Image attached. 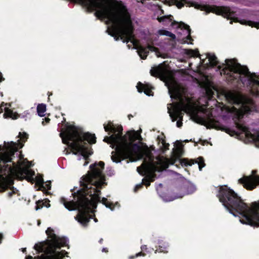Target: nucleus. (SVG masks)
<instances>
[{
	"label": "nucleus",
	"mask_w": 259,
	"mask_h": 259,
	"mask_svg": "<svg viewBox=\"0 0 259 259\" xmlns=\"http://www.w3.org/2000/svg\"><path fill=\"white\" fill-rule=\"evenodd\" d=\"M104 166L105 163L102 161L90 165V171L82 176L80 181L81 188L76 195L72 194L75 199L77 198L75 201H68L63 197L60 198L61 203L69 210H78L75 219L84 227H87L90 219L93 218L91 213H94L98 202H101L111 210H114L115 204H118V202L114 204L105 197L100 200V189L107 185L105 176L103 173Z\"/></svg>",
	"instance_id": "nucleus-1"
},
{
	"label": "nucleus",
	"mask_w": 259,
	"mask_h": 259,
	"mask_svg": "<svg viewBox=\"0 0 259 259\" xmlns=\"http://www.w3.org/2000/svg\"><path fill=\"white\" fill-rule=\"evenodd\" d=\"M206 57L212 67L218 66L221 73L226 75L227 80L231 83L241 82L251 90V93L259 97V76L255 73H251L246 66L237 62L236 59H227L225 63L220 65L219 61L214 54L208 53Z\"/></svg>",
	"instance_id": "nucleus-2"
},
{
	"label": "nucleus",
	"mask_w": 259,
	"mask_h": 259,
	"mask_svg": "<svg viewBox=\"0 0 259 259\" xmlns=\"http://www.w3.org/2000/svg\"><path fill=\"white\" fill-rule=\"evenodd\" d=\"M218 197L230 213L235 216L237 214L242 215L243 219L240 220L241 223L259 226V200L252 202L249 206L227 186L220 188Z\"/></svg>",
	"instance_id": "nucleus-3"
},
{
	"label": "nucleus",
	"mask_w": 259,
	"mask_h": 259,
	"mask_svg": "<svg viewBox=\"0 0 259 259\" xmlns=\"http://www.w3.org/2000/svg\"><path fill=\"white\" fill-rule=\"evenodd\" d=\"M59 135L62 143L68 145L74 155L79 153L87 160L89 156L93 154V149L91 146L87 145L86 141L90 145L95 144L96 137L95 134L89 132L84 133L81 129L66 122L65 130Z\"/></svg>",
	"instance_id": "nucleus-4"
},
{
	"label": "nucleus",
	"mask_w": 259,
	"mask_h": 259,
	"mask_svg": "<svg viewBox=\"0 0 259 259\" xmlns=\"http://www.w3.org/2000/svg\"><path fill=\"white\" fill-rule=\"evenodd\" d=\"M141 136L135 131H128L126 135L120 136L119 145L117 147V154L111 157L112 161L116 163L122 160L132 158L141 149V147L137 143H134Z\"/></svg>",
	"instance_id": "nucleus-5"
},
{
	"label": "nucleus",
	"mask_w": 259,
	"mask_h": 259,
	"mask_svg": "<svg viewBox=\"0 0 259 259\" xmlns=\"http://www.w3.org/2000/svg\"><path fill=\"white\" fill-rule=\"evenodd\" d=\"M186 4H191V6L194 7L197 9L206 11L207 13H213L218 15H221L228 20H230V24L233 22H239L242 25H248L252 27L259 29V23L251 20L244 19L240 20L237 16L236 11H234L228 7L217 6L215 5H200L195 2H189L186 1Z\"/></svg>",
	"instance_id": "nucleus-6"
},
{
	"label": "nucleus",
	"mask_w": 259,
	"mask_h": 259,
	"mask_svg": "<svg viewBox=\"0 0 259 259\" xmlns=\"http://www.w3.org/2000/svg\"><path fill=\"white\" fill-rule=\"evenodd\" d=\"M168 168V164L166 162H163L162 161H156L149 163L143 166L144 174L140 170V167H137L138 172L144 176L146 175V177L143 179L142 183L143 185H145L147 187L150 185L151 182H153L156 178V172H161L164 169Z\"/></svg>",
	"instance_id": "nucleus-7"
},
{
	"label": "nucleus",
	"mask_w": 259,
	"mask_h": 259,
	"mask_svg": "<svg viewBox=\"0 0 259 259\" xmlns=\"http://www.w3.org/2000/svg\"><path fill=\"white\" fill-rule=\"evenodd\" d=\"M19 137L20 139L18 140L17 142H8V146L6 147L8 151L3 152L1 156V162L5 164V162H12L15 153L23 147L24 143L28 138V135L26 133L20 132Z\"/></svg>",
	"instance_id": "nucleus-8"
},
{
	"label": "nucleus",
	"mask_w": 259,
	"mask_h": 259,
	"mask_svg": "<svg viewBox=\"0 0 259 259\" xmlns=\"http://www.w3.org/2000/svg\"><path fill=\"white\" fill-rule=\"evenodd\" d=\"M2 172L4 174H11L16 177H33L35 172L31 169L26 167H22L20 161L16 163L12 160L11 162H5Z\"/></svg>",
	"instance_id": "nucleus-9"
},
{
	"label": "nucleus",
	"mask_w": 259,
	"mask_h": 259,
	"mask_svg": "<svg viewBox=\"0 0 259 259\" xmlns=\"http://www.w3.org/2000/svg\"><path fill=\"white\" fill-rule=\"evenodd\" d=\"M178 160L180 161V163L182 166H191L194 163H197L199 165V169L200 170H202V168L205 166V164L204 163V159L202 157H199L198 158V161L197 160H193L191 159L189 160L187 158H182V159H179L177 158L176 156L173 155L172 157L169 159H166V160H162L161 158H159L158 159L157 161H162L163 162H166L167 163L168 166L169 164L173 165Z\"/></svg>",
	"instance_id": "nucleus-10"
},
{
	"label": "nucleus",
	"mask_w": 259,
	"mask_h": 259,
	"mask_svg": "<svg viewBox=\"0 0 259 259\" xmlns=\"http://www.w3.org/2000/svg\"><path fill=\"white\" fill-rule=\"evenodd\" d=\"M46 233L50 238V240L48 241L50 247H52L54 251H55L56 249H60L61 247L68 246V239L64 237L58 236L54 233V230L51 228H48Z\"/></svg>",
	"instance_id": "nucleus-11"
},
{
	"label": "nucleus",
	"mask_w": 259,
	"mask_h": 259,
	"mask_svg": "<svg viewBox=\"0 0 259 259\" xmlns=\"http://www.w3.org/2000/svg\"><path fill=\"white\" fill-rule=\"evenodd\" d=\"M257 170H253L251 175L244 176L238 180V184L247 190H252L259 185V175L256 174Z\"/></svg>",
	"instance_id": "nucleus-12"
},
{
	"label": "nucleus",
	"mask_w": 259,
	"mask_h": 259,
	"mask_svg": "<svg viewBox=\"0 0 259 259\" xmlns=\"http://www.w3.org/2000/svg\"><path fill=\"white\" fill-rule=\"evenodd\" d=\"M14 182L7 177H3L0 179V193H2L7 190L10 189L11 191L8 193V197L9 198L18 192V190L13 186Z\"/></svg>",
	"instance_id": "nucleus-13"
},
{
	"label": "nucleus",
	"mask_w": 259,
	"mask_h": 259,
	"mask_svg": "<svg viewBox=\"0 0 259 259\" xmlns=\"http://www.w3.org/2000/svg\"><path fill=\"white\" fill-rule=\"evenodd\" d=\"M191 109V106L189 104H185L184 103H178L174 108L173 114L170 115L172 121L177 120L178 118L183 120L184 115L183 112H187Z\"/></svg>",
	"instance_id": "nucleus-14"
},
{
	"label": "nucleus",
	"mask_w": 259,
	"mask_h": 259,
	"mask_svg": "<svg viewBox=\"0 0 259 259\" xmlns=\"http://www.w3.org/2000/svg\"><path fill=\"white\" fill-rule=\"evenodd\" d=\"M235 124L236 128L245 135L246 139L252 140L255 142L259 143V132L257 131L254 134H252L248 127L244 124L239 123L238 121H235Z\"/></svg>",
	"instance_id": "nucleus-15"
},
{
	"label": "nucleus",
	"mask_w": 259,
	"mask_h": 259,
	"mask_svg": "<svg viewBox=\"0 0 259 259\" xmlns=\"http://www.w3.org/2000/svg\"><path fill=\"white\" fill-rule=\"evenodd\" d=\"M195 191V188L193 186L190 185L187 187L182 186L180 188H177L176 191L175 192L174 197L167 200V201H172L175 199L181 198L186 195L193 193Z\"/></svg>",
	"instance_id": "nucleus-16"
},
{
	"label": "nucleus",
	"mask_w": 259,
	"mask_h": 259,
	"mask_svg": "<svg viewBox=\"0 0 259 259\" xmlns=\"http://www.w3.org/2000/svg\"><path fill=\"white\" fill-rule=\"evenodd\" d=\"M241 110L244 114H250L251 112L256 111V106L254 100L250 98H244Z\"/></svg>",
	"instance_id": "nucleus-17"
},
{
	"label": "nucleus",
	"mask_w": 259,
	"mask_h": 259,
	"mask_svg": "<svg viewBox=\"0 0 259 259\" xmlns=\"http://www.w3.org/2000/svg\"><path fill=\"white\" fill-rule=\"evenodd\" d=\"M105 142L107 143H111V147L113 149L114 148L115 151L112 152V156L117 154V147L119 145V135H112L109 137H105L103 140Z\"/></svg>",
	"instance_id": "nucleus-18"
},
{
	"label": "nucleus",
	"mask_w": 259,
	"mask_h": 259,
	"mask_svg": "<svg viewBox=\"0 0 259 259\" xmlns=\"http://www.w3.org/2000/svg\"><path fill=\"white\" fill-rule=\"evenodd\" d=\"M166 84L168 87L169 93L172 92L176 99H181L182 98V93L181 88L179 85L174 81H171L169 85H168V82H166Z\"/></svg>",
	"instance_id": "nucleus-19"
},
{
	"label": "nucleus",
	"mask_w": 259,
	"mask_h": 259,
	"mask_svg": "<svg viewBox=\"0 0 259 259\" xmlns=\"http://www.w3.org/2000/svg\"><path fill=\"white\" fill-rule=\"evenodd\" d=\"M104 128L106 132H110L113 134V135H119L120 136H122L123 128L120 125L115 127L113 123L110 121L108 124H104Z\"/></svg>",
	"instance_id": "nucleus-20"
},
{
	"label": "nucleus",
	"mask_w": 259,
	"mask_h": 259,
	"mask_svg": "<svg viewBox=\"0 0 259 259\" xmlns=\"http://www.w3.org/2000/svg\"><path fill=\"white\" fill-rule=\"evenodd\" d=\"M156 48L150 45H148L147 47L139 46L138 48V53L141 58L145 60L149 54V51H154Z\"/></svg>",
	"instance_id": "nucleus-21"
},
{
	"label": "nucleus",
	"mask_w": 259,
	"mask_h": 259,
	"mask_svg": "<svg viewBox=\"0 0 259 259\" xmlns=\"http://www.w3.org/2000/svg\"><path fill=\"white\" fill-rule=\"evenodd\" d=\"M137 88L139 93L144 92L148 96L153 95L152 87L149 84H144L139 81L137 83Z\"/></svg>",
	"instance_id": "nucleus-22"
},
{
	"label": "nucleus",
	"mask_w": 259,
	"mask_h": 259,
	"mask_svg": "<svg viewBox=\"0 0 259 259\" xmlns=\"http://www.w3.org/2000/svg\"><path fill=\"white\" fill-rule=\"evenodd\" d=\"M51 250L50 253L51 254L50 255H45V256H53L54 259H62L63 257L65 256V255L68 254V252H66L65 250H62L60 251H57V249H55V251H54L53 248L52 247H50Z\"/></svg>",
	"instance_id": "nucleus-23"
},
{
	"label": "nucleus",
	"mask_w": 259,
	"mask_h": 259,
	"mask_svg": "<svg viewBox=\"0 0 259 259\" xmlns=\"http://www.w3.org/2000/svg\"><path fill=\"white\" fill-rule=\"evenodd\" d=\"M141 251L136 253L135 255H131L128 257L129 259H134L136 257L139 256H145L146 255V253H150V251L148 250V248L146 245H143L141 246Z\"/></svg>",
	"instance_id": "nucleus-24"
},
{
	"label": "nucleus",
	"mask_w": 259,
	"mask_h": 259,
	"mask_svg": "<svg viewBox=\"0 0 259 259\" xmlns=\"http://www.w3.org/2000/svg\"><path fill=\"white\" fill-rule=\"evenodd\" d=\"M163 73L164 69L160 66H158L156 67H153L150 70L151 75L154 77H159L162 75L163 74Z\"/></svg>",
	"instance_id": "nucleus-25"
},
{
	"label": "nucleus",
	"mask_w": 259,
	"mask_h": 259,
	"mask_svg": "<svg viewBox=\"0 0 259 259\" xmlns=\"http://www.w3.org/2000/svg\"><path fill=\"white\" fill-rule=\"evenodd\" d=\"M168 247L169 245L167 243L164 242H159L158 248H157L155 250V253H156L157 252H160L166 253L168 252Z\"/></svg>",
	"instance_id": "nucleus-26"
},
{
	"label": "nucleus",
	"mask_w": 259,
	"mask_h": 259,
	"mask_svg": "<svg viewBox=\"0 0 259 259\" xmlns=\"http://www.w3.org/2000/svg\"><path fill=\"white\" fill-rule=\"evenodd\" d=\"M207 128H212L217 130L221 128L220 123L218 121L212 118H209L207 121Z\"/></svg>",
	"instance_id": "nucleus-27"
},
{
	"label": "nucleus",
	"mask_w": 259,
	"mask_h": 259,
	"mask_svg": "<svg viewBox=\"0 0 259 259\" xmlns=\"http://www.w3.org/2000/svg\"><path fill=\"white\" fill-rule=\"evenodd\" d=\"M5 112L3 114L5 118H11L13 119H16L18 118V115L17 114L14 113L12 110L5 108Z\"/></svg>",
	"instance_id": "nucleus-28"
},
{
	"label": "nucleus",
	"mask_w": 259,
	"mask_h": 259,
	"mask_svg": "<svg viewBox=\"0 0 259 259\" xmlns=\"http://www.w3.org/2000/svg\"><path fill=\"white\" fill-rule=\"evenodd\" d=\"M184 152L183 145L181 144L176 148L173 149V155L179 159H181V157L183 155Z\"/></svg>",
	"instance_id": "nucleus-29"
},
{
	"label": "nucleus",
	"mask_w": 259,
	"mask_h": 259,
	"mask_svg": "<svg viewBox=\"0 0 259 259\" xmlns=\"http://www.w3.org/2000/svg\"><path fill=\"white\" fill-rule=\"evenodd\" d=\"M173 16L171 15H169L158 17L157 19L159 22L163 23L164 25H166L169 22H171Z\"/></svg>",
	"instance_id": "nucleus-30"
},
{
	"label": "nucleus",
	"mask_w": 259,
	"mask_h": 259,
	"mask_svg": "<svg viewBox=\"0 0 259 259\" xmlns=\"http://www.w3.org/2000/svg\"><path fill=\"white\" fill-rule=\"evenodd\" d=\"M158 33L160 35H165L169 36L172 40H175L176 38V35L174 33L166 30L160 29L158 31Z\"/></svg>",
	"instance_id": "nucleus-31"
},
{
	"label": "nucleus",
	"mask_w": 259,
	"mask_h": 259,
	"mask_svg": "<svg viewBox=\"0 0 259 259\" xmlns=\"http://www.w3.org/2000/svg\"><path fill=\"white\" fill-rule=\"evenodd\" d=\"M46 111V105L45 104H39L37 106V112L38 115L42 117L44 116V113Z\"/></svg>",
	"instance_id": "nucleus-32"
},
{
	"label": "nucleus",
	"mask_w": 259,
	"mask_h": 259,
	"mask_svg": "<svg viewBox=\"0 0 259 259\" xmlns=\"http://www.w3.org/2000/svg\"><path fill=\"white\" fill-rule=\"evenodd\" d=\"M45 242H38L34 246V249L37 251V253L44 252Z\"/></svg>",
	"instance_id": "nucleus-33"
},
{
	"label": "nucleus",
	"mask_w": 259,
	"mask_h": 259,
	"mask_svg": "<svg viewBox=\"0 0 259 259\" xmlns=\"http://www.w3.org/2000/svg\"><path fill=\"white\" fill-rule=\"evenodd\" d=\"M185 54L190 57H198L200 56V54L197 50L186 49Z\"/></svg>",
	"instance_id": "nucleus-34"
},
{
	"label": "nucleus",
	"mask_w": 259,
	"mask_h": 259,
	"mask_svg": "<svg viewBox=\"0 0 259 259\" xmlns=\"http://www.w3.org/2000/svg\"><path fill=\"white\" fill-rule=\"evenodd\" d=\"M187 32L188 35L185 38V40H184V43L192 44L193 39L191 36V30L188 31Z\"/></svg>",
	"instance_id": "nucleus-35"
},
{
	"label": "nucleus",
	"mask_w": 259,
	"mask_h": 259,
	"mask_svg": "<svg viewBox=\"0 0 259 259\" xmlns=\"http://www.w3.org/2000/svg\"><path fill=\"white\" fill-rule=\"evenodd\" d=\"M178 27L181 28V29L186 30L187 31L191 30L190 29V26L188 25L185 24V23H184L183 22H180L179 23Z\"/></svg>",
	"instance_id": "nucleus-36"
},
{
	"label": "nucleus",
	"mask_w": 259,
	"mask_h": 259,
	"mask_svg": "<svg viewBox=\"0 0 259 259\" xmlns=\"http://www.w3.org/2000/svg\"><path fill=\"white\" fill-rule=\"evenodd\" d=\"M45 205V203L43 202L42 200H38L36 202V206H35V209L38 210L43 207V206Z\"/></svg>",
	"instance_id": "nucleus-37"
},
{
	"label": "nucleus",
	"mask_w": 259,
	"mask_h": 259,
	"mask_svg": "<svg viewBox=\"0 0 259 259\" xmlns=\"http://www.w3.org/2000/svg\"><path fill=\"white\" fill-rule=\"evenodd\" d=\"M2 153H1L0 154V175H3V176H6L7 175H11L12 176L11 174H4V172H2L3 168H4V167H3L4 164H3V163L1 162V156H2Z\"/></svg>",
	"instance_id": "nucleus-38"
},
{
	"label": "nucleus",
	"mask_w": 259,
	"mask_h": 259,
	"mask_svg": "<svg viewBox=\"0 0 259 259\" xmlns=\"http://www.w3.org/2000/svg\"><path fill=\"white\" fill-rule=\"evenodd\" d=\"M37 259H54L53 256H45L44 254L35 257Z\"/></svg>",
	"instance_id": "nucleus-39"
},
{
	"label": "nucleus",
	"mask_w": 259,
	"mask_h": 259,
	"mask_svg": "<svg viewBox=\"0 0 259 259\" xmlns=\"http://www.w3.org/2000/svg\"><path fill=\"white\" fill-rule=\"evenodd\" d=\"M226 132L227 133L230 134L231 136L234 135H238L236 131H235L234 130H232L229 128H227L226 131Z\"/></svg>",
	"instance_id": "nucleus-40"
},
{
	"label": "nucleus",
	"mask_w": 259,
	"mask_h": 259,
	"mask_svg": "<svg viewBox=\"0 0 259 259\" xmlns=\"http://www.w3.org/2000/svg\"><path fill=\"white\" fill-rule=\"evenodd\" d=\"M143 184L142 183L137 185L134 189V192H138V191H139L140 189H142L143 188Z\"/></svg>",
	"instance_id": "nucleus-41"
},
{
	"label": "nucleus",
	"mask_w": 259,
	"mask_h": 259,
	"mask_svg": "<svg viewBox=\"0 0 259 259\" xmlns=\"http://www.w3.org/2000/svg\"><path fill=\"white\" fill-rule=\"evenodd\" d=\"M36 183L38 185H43L44 182L42 177H39L36 178Z\"/></svg>",
	"instance_id": "nucleus-42"
},
{
	"label": "nucleus",
	"mask_w": 259,
	"mask_h": 259,
	"mask_svg": "<svg viewBox=\"0 0 259 259\" xmlns=\"http://www.w3.org/2000/svg\"><path fill=\"white\" fill-rule=\"evenodd\" d=\"M163 146V151H165L168 149V147L169 146V144L168 143H166L165 141H163L162 142Z\"/></svg>",
	"instance_id": "nucleus-43"
},
{
	"label": "nucleus",
	"mask_w": 259,
	"mask_h": 259,
	"mask_svg": "<svg viewBox=\"0 0 259 259\" xmlns=\"http://www.w3.org/2000/svg\"><path fill=\"white\" fill-rule=\"evenodd\" d=\"M22 177V179H26L28 182H32V181H34V179H33V177Z\"/></svg>",
	"instance_id": "nucleus-44"
},
{
	"label": "nucleus",
	"mask_w": 259,
	"mask_h": 259,
	"mask_svg": "<svg viewBox=\"0 0 259 259\" xmlns=\"http://www.w3.org/2000/svg\"><path fill=\"white\" fill-rule=\"evenodd\" d=\"M5 145L4 147H2L1 145H0V151H4L5 149L6 150L5 152L8 151L6 147L8 146V143H6L5 142H4Z\"/></svg>",
	"instance_id": "nucleus-45"
},
{
	"label": "nucleus",
	"mask_w": 259,
	"mask_h": 259,
	"mask_svg": "<svg viewBox=\"0 0 259 259\" xmlns=\"http://www.w3.org/2000/svg\"><path fill=\"white\" fill-rule=\"evenodd\" d=\"M183 125L182 120L179 119V120L177 122V126L178 127H181Z\"/></svg>",
	"instance_id": "nucleus-46"
},
{
	"label": "nucleus",
	"mask_w": 259,
	"mask_h": 259,
	"mask_svg": "<svg viewBox=\"0 0 259 259\" xmlns=\"http://www.w3.org/2000/svg\"><path fill=\"white\" fill-rule=\"evenodd\" d=\"M46 186L47 190H50L51 188V186L50 183L49 184H46Z\"/></svg>",
	"instance_id": "nucleus-47"
},
{
	"label": "nucleus",
	"mask_w": 259,
	"mask_h": 259,
	"mask_svg": "<svg viewBox=\"0 0 259 259\" xmlns=\"http://www.w3.org/2000/svg\"><path fill=\"white\" fill-rule=\"evenodd\" d=\"M35 257H34V259H37ZM25 259H34V258L31 255H28L26 257Z\"/></svg>",
	"instance_id": "nucleus-48"
},
{
	"label": "nucleus",
	"mask_w": 259,
	"mask_h": 259,
	"mask_svg": "<svg viewBox=\"0 0 259 259\" xmlns=\"http://www.w3.org/2000/svg\"><path fill=\"white\" fill-rule=\"evenodd\" d=\"M4 236L3 235L0 233V244L2 243V240L3 239Z\"/></svg>",
	"instance_id": "nucleus-49"
},
{
	"label": "nucleus",
	"mask_w": 259,
	"mask_h": 259,
	"mask_svg": "<svg viewBox=\"0 0 259 259\" xmlns=\"http://www.w3.org/2000/svg\"><path fill=\"white\" fill-rule=\"evenodd\" d=\"M177 24H178V23L177 21H174L173 22H171V26H173Z\"/></svg>",
	"instance_id": "nucleus-50"
},
{
	"label": "nucleus",
	"mask_w": 259,
	"mask_h": 259,
	"mask_svg": "<svg viewBox=\"0 0 259 259\" xmlns=\"http://www.w3.org/2000/svg\"><path fill=\"white\" fill-rule=\"evenodd\" d=\"M4 79V78L2 76V73L0 72V82L3 80Z\"/></svg>",
	"instance_id": "nucleus-51"
},
{
	"label": "nucleus",
	"mask_w": 259,
	"mask_h": 259,
	"mask_svg": "<svg viewBox=\"0 0 259 259\" xmlns=\"http://www.w3.org/2000/svg\"><path fill=\"white\" fill-rule=\"evenodd\" d=\"M102 251L103 252H107L108 251V249L107 248H103L102 249Z\"/></svg>",
	"instance_id": "nucleus-52"
},
{
	"label": "nucleus",
	"mask_w": 259,
	"mask_h": 259,
	"mask_svg": "<svg viewBox=\"0 0 259 259\" xmlns=\"http://www.w3.org/2000/svg\"><path fill=\"white\" fill-rule=\"evenodd\" d=\"M200 141L201 142V145H205V143H206V141H202L201 139H200Z\"/></svg>",
	"instance_id": "nucleus-53"
},
{
	"label": "nucleus",
	"mask_w": 259,
	"mask_h": 259,
	"mask_svg": "<svg viewBox=\"0 0 259 259\" xmlns=\"http://www.w3.org/2000/svg\"><path fill=\"white\" fill-rule=\"evenodd\" d=\"M127 117H128V119L131 120V118L133 117V115H132V114H130L128 115Z\"/></svg>",
	"instance_id": "nucleus-54"
},
{
	"label": "nucleus",
	"mask_w": 259,
	"mask_h": 259,
	"mask_svg": "<svg viewBox=\"0 0 259 259\" xmlns=\"http://www.w3.org/2000/svg\"><path fill=\"white\" fill-rule=\"evenodd\" d=\"M22 251H23V252L26 253V248H22Z\"/></svg>",
	"instance_id": "nucleus-55"
},
{
	"label": "nucleus",
	"mask_w": 259,
	"mask_h": 259,
	"mask_svg": "<svg viewBox=\"0 0 259 259\" xmlns=\"http://www.w3.org/2000/svg\"><path fill=\"white\" fill-rule=\"evenodd\" d=\"M62 122V123H65L66 122V119L65 118H63Z\"/></svg>",
	"instance_id": "nucleus-56"
},
{
	"label": "nucleus",
	"mask_w": 259,
	"mask_h": 259,
	"mask_svg": "<svg viewBox=\"0 0 259 259\" xmlns=\"http://www.w3.org/2000/svg\"><path fill=\"white\" fill-rule=\"evenodd\" d=\"M46 121L47 122H49V121H50V119L49 118H46Z\"/></svg>",
	"instance_id": "nucleus-57"
},
{
	"label": "nucleus",
	"mask_w": 259,
	"mask_h": 259,
	"mask_svg": "<svg viewBox=\"0 0 259 259\" xmlns=\"http://www.w3.org/2000/svg\"><path fill=\"white\" fill-rule=\"evenodd\" d=\"M103 241V239H101L99 240V242H100V243H102Z\"/></svg>",
	"instance_id": "nucleus-58"
},
{
	"label": "nucleus",
	"mask_w": 259,
	"mask_h": 259,
	"mask_svg": "<svg viewBox=\"0 0 259 259\" xmlns=\"http://www.w3.org/2000/svg\"><path fill=\"white\" fill-rule=\"evenodd\" d=\"M37 224H38V226L40 224V220H38Z\"/></svg>",
	"instance_id": "nucleus-59"
},
{
	"label": "nucleus",
	"mask_w": 259,
	"mask_h": 259,
	"mask_svg": "<svg viewBox=\"0 0 259 259\" xmlns=\"http://www.w3.org/2000/svg\"><path fill=\"white\" fill-rule=\"evenodd\" d=\"M3 112V109L1 107H0V113Z\"/></svg>",
	"instance_id": "nucleus-60"
},
{
	"label": "nucleus",
	"mask_w": 259,
	"mask_h": 259,
	"mask_svg": "<svg viewBox=\"0 0 259 259\" xmlns=\"http://www.w3.org/2000/svg\"><path fill=\"white\" fill-rule=\"evenodd\" d=\"M94 221L95 222H97L98 221V220L96 218H94Z\"/></svg>",
	"instance_id": "nucleus-61"
},
{
	"label": "nucleus",
	"mask_w": 259,
	"mask_h": 259,
	"mask_svg": "<svg viewBox=\"0 0 259 259\" xmlns=\"http://www.w3.org/2000/svg\"><path fill=\"white\" fill-rule=\"evenodd\" d=\"M88 162H85L84 165H87V164H88Z\"/></svg>",
	"instance_id": "nucleus-62"
},
{
	"label": "nucleus",
	"mask_w": 259,
	"mask_h": 259,
	"mask_svg": "<svg viewBox=\"0 0 259 259\" xmlns=\"http://www.w3.org/2000/svg\"><path fill=\"white\" fill-rule=\"evenodd\" d=\"M50 206V204H49V205H48H48H46V206H47V207H49Z\"/></svg>",
	"instance_id": "nucleus-63"
},
{
	"label": "nucleus",
	"mask_w": 259,
	"mask_h": 259,
	"mask_svg": "<svg viewBox=\"0 0 259 259\" xmlns=\"http://www.w3.org/2000/svg\"><path fill=\"white\" fill-rule=\"evenodd\" d=\"M240 118V116H238V119L239 120Z\"/></svg>",
	"instance_id": "nucleus-64"
}]
</instances>
